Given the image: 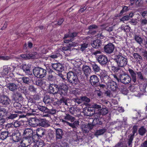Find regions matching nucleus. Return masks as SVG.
<instances>
[{"mask_svg": "<svg viewBox=\"0 0 147 147\" xmlns=\"http://www.w3.org/2000/svg\"><path fill=\"white\" fill-rule=\"evenodd\" d=\"M80 98L82 101H85L87 102H90V99L86 96L80 97Z\"/></svg>", "mask_w": 147, "mask_h": 147, "instance_id": "nucleus-60", "label": "nucleus"}, {"mask_svg": "<svg viewBox=\"0 0 147 147\" xmlns=\"http://www.w3.org/2000/svg\"><path fill=\"white\" fill-rule=\"evenodd\" d=\"M47 127L50 126L49 121L45 119H39L38 126Z\"/></svg>", "mask_w": 147, "mask_h": 147, "instance_id": "nucleus-27", "label": "nucleus"}, {"mask_svg": "<svg viewBox=\"0 0 147 147\" xmlns=\"http://www.w3.org/2000/svg\"><path fill=\"white\" fill-rule=\"evenodd\" d=\"M22 80L24 83L27 84H29L30 82V78L28 77H24L22 78Z\"/></svg>", "mask_w": 147, "mask_h": 147, "instance_id": "nucleus-46", "label": "nucleus"}, {"mask_svg": "<svg viewBox=\"0 0 147 147\" xmlns=\"http://www.w3.org/2000/svg\"><path fill=\"white\" fill-rule=\"evenodd\" d=\"M58 75L59 77L62 78V81H63L65 82L66 80H67L65 78V76L64 75L61 73H58Z\"/></svg>", "mask_w": 147, "mask_h": 147, "instance_id": "nucleus-63", "label": "nucleus"}, {"mask_svg": "<svg viewBox=\"0 0 147 147\" xmlns=\"http://www.w3.org/2000/svg\"><path fill=\"white\" fill-rule=\"evenodd\" d=\"M107 85L108 86V87L113 92H115L118 88L117 83L113 81H111Z\"/></svg>", "mask_w": 147, "mask_h": 147, "instance_id": "nucleus-26", "label": "nucleus"}, {"mask_svg": "<svg viewBox=\"0 0 147 147\" xmlns=\"http://www.w3.org/2000/svg\"><path fill=\"white\" fill-rule=\"evenodd\" d=\"M37 108L38 109L43 113H48L49 112V109L45 106L39 105Z\"/></svg>", "mask_w": 147, "mask_h": 147, "instance_id": "nucleus-35", "label": "nucleus"}, {"mask_svg": "<svg viewBox=\"0 0 147 147\" xmlns=\"http://www.w3.org/2000/svg\"><path fill=\"white\" fill-rule=\"evenodd\" d=\"M9 134L8 131H3L0 134V139L2 140H4L9 136Z\"/></svg>", "mask_w": 147, "mask_h": 147, "instance_id": "nucleus-38", "label": "nucleus"}, {"mask_svg": "<svg viewBox=\"0 0 147 147\" xmlns=\"http://www.w3.org/2000/svg\"><path fill=\"white\" fill-rule=\"evenodd\" d=\"M121 54L118 55H115L114 61L116 62L118 66L120 67L125 66L127 63V58L121 55Z\"/></svg>", "mask_w": 147, "mask_h": 147, "instance_id": "nucleus-3", "label": "nucleus"}, {"mask_svg": "<svg viewBox=\"0 0 147 147\" xmlns=\"http://www.w3.org/2000/svg\"><path fill=\"white\" fill-rule=\"evenodd\" d=\"M16 114H11L10 113L7 115V117L6 118L7 119H13L16 118L19 116L20 118H22L24 117L25 116L24 115H21L22 113V111H15Z\"/></svg>", "mask_w": 147, "mask_h": 147, "instance_id": "nucleus-12", "label": "nucleus"}, {"mask_svg": "<svg viewBox=\"0 0 147 147\" xmlns=\"http://www.w3.org/2000/svg\"><path fill=\"white\" fill-rule=\"evenodd\" d=\"M134 40L139 44H141L142 43L143 39L140 35L138 34H135L134 36Z\"/></svg>", "mask_w": 147, "mask_h": 147, "instance_id": "nucleus-37", "label": "nucleus"}, {"mask_svg": "<svg viewBox=\"0 0 147 147\" xmlns=\"http://www.w3.org/2000/svg\"><path fill=\"white\" fill-rule=\"evenodd\" d=\"M94 126L91 123H88L87 124H84L82 126V128L83 132L85 133H88L89 130L92 129Z\"/></svg>", "mask_w": 147, "mask_h": 147, "instance_id": "nucleus-17", "label": "nucleus"}, {"mask_svg": "<svg viewBox=\"0 0 147 147\" xmlns=\"http://www.w3.org/2000/svg\"><path fill=\"white\" fill-rule=\"evenodd\" d=\"M133 56L137 63L139 64L142 63L143 61L142 58L140 55L137 53H134L133 54Z\"/></svg>", "mask_w": 147, "mask_h": 147, "instance_id": "nucleus-32", "label": "nucleus"}, {"mask_svg": "<svg viewBox=\"0 0 147 147\" xmlns=\"http://www.w3.org/2000/svg\"><path fill=\"white\" fill-rule=\"evenodd\" d=\"M55 140L57 142L60 141L63 137L64 133L63 130L60 128L56 129L55 131Z\"/></svg>", "mask_w": 147, "mask_h": 147, "instance_id": "nucleus-10", "label": "nucleus"}, {"mask_svg": "<svg viewBox=\"0 0 147 147\" xmlns=\"http://www.w3.org/2000/svg\"><path fill=\"white\" fill-rule=\"evenodd\" d=\"M120 67H116L115 66L113 65L111 66V70L114 72H117L120 69Z\"/></svg>", "mask_w": 147, "mask_h": 147, "instance_id": "nucleus-54", "label": "nucleus"}, {"mask_svg": "<svg viewBox=\"0 0 147 147\" xmlns=\"http://www.w3.org/2000/svg\"><path fill=\"white\" fill-rule=\"evenodd\" d=\"M48 75L47 79L49 81H53L55 79V73L51 69L48 70Z\"/></svg>", "mask_w": 147, "mask_h": 147, "instance_id": "nucleus-25", "label": "nucleus"}, {"mask_svg": "<svg viewBox=\"0 0 147 147\" xmlns=\"http://www.w3.org/2000/svg\"><path fill=\"white\" fill-rule=\"evenodd\" d=\"M102 115L100 111H98L97 112H95L93 115L94 117V119H99L101 115Z\"/></svg>", "mask_w": 147, "mask_h": 147, "instance_id": "nucleus-57", "label": "nucleus"}, {"mask_svg": "<svg viewBox=\"0 0 147 147\" xmlns=\"http://www.w3.org/2000/svg\"><path fill=\"white\" fill-rule=\"evenodd\" d=\"M14 95L15 96V97L13 98V100H22L23 99V97L22 96V94L19 92H17L14 94Z\"/></svg>", "mask_w": 147, "mask_h": 147, "instance_id": "nucleus-41", "label": "nucleus"}, {"mask_svg": "<svg viewBox=\"0 0 147 147\" xmlns=\"http://www.w3.org/2000/svg\"><path fill=\"white\" fill-rule=\"evenodd\" d=\"M10 67H8V66H5L3 67V70L2 73L4 75H7L9 71L8 68Z\"/></svg>", "mask_w": 147, "mask_h": 147, "instance_id": "nucleus-50", "label": "nucleus"}, {"mask_svg": "<svg viewBox=\"0 0 147 147\" xmlns=\"http://www.w3.org/2000/svg\"><path fill=\"white\" fill-rule=\"evenodd\" d=\"M93 123L92 124L94 126L97 125H101L102 123L100 119H94L93 121Z\"/></svg>", "mask_w": 147, "mask_h": 147, "instance_id": "nucleus-42", "label": "nucleus"}, {"mask_svg": "<svg viewBox=\"0 0 147 147\" xmlns=\"http://www.w3.org/2000/svg\"><path fill=\"white\" fill-rule=\"evenodd\" d=\"M11 103V100L8 96L4 94L0 96V103L4 107L8 106Z\"/></svg>", "mask_w": 147, "mask_h": 147, "instance_id": "nucleus-7", "label": "nucleus"}, {"mask_svg": "<svg viewBox=\"0 0 147 147\" xmlns=\"http://www.w3.org/2000/svg\"><path fill=\"white\" fill-rule=\"evenodd\" d=\"M20 69H22L26 73L29 75H31L32 73L30 71V67L26 64H22L20 67Z\"/></svg>", "mask_w": 147, "mask_h": 147, "instance_id": "nucleus-28", "label": "nucleus"}, {"mask_svg": "<svg viewBox=\"0 0 147 147\" xmlns=\"http://www.w3.org/2000/svg\"><path fill=\"white\" fill-rule=\"evenodd\" d=\"M45 82L43 80L37 78L36 80L35 84L38 86L41 87Z\"/></svg>", "mask_w": 147, "mask_h": 147, "instance_id": "nucleus-39", "label": "nucleus"}, {"mask_svg": "<svg viewBox=\"0 0 147 147\" xmlns=\"http://www.w3.org/2000/svg\"><path fill=\"white\" fill-rule=\"evenodd\" d=\"M131 80L129 75L125 74H120V82L121 83L125 84H128L130 82Z\"/></svg>", "mask_w": 147, "mask_h": 147, "instance_id": "nucleus-8", "label": "nucleus"}, {"mask_svg": "<svg viewBox=\"0 0 147 147\" xmlns=\"http://www.w3.org/2000/svg\"><path fill=\"white\" fill-rule=\"evenodd\" d=\"M101 78L102 82L107 85L109 84V82L111 81L110 78L106 72H102L101 73Z\"/></svg>", "mask_w": 147, "mask_h": 147, "instance_id": "nucleus-20", "label": "nucleus"}, {"mask_svg": "<svg viewBox=\"0 0 147 147\" xmlns=\"http://www.w3.org/2000/svg\"><path fill=\"white\" fill-rule=\"evenodd\" d=\"M98 26L95 24L91 25L88 28L89 30L88 32V34L92 35L95 34L96 32V30L98 28Z\"/></svg>", "mask_w": 147, "mask_h": 147, "instance_id": "nucleus-19", "label": "nucleus"}, {"mask_svg": "<svg viewBox=\"0 0 147 147\" xmlns=\"http://www.w3.org/2000/svg\"><path fill=\"white\" fill-rule=\"evenodd\" d=\"M100 80L96 75H93L90 77V83L93 86L96 87L99 85Z\"/></svg>", "mask_w": 147, "mask_h": 147, "instance_id": "nucleus-9", "label": "nucleus"}, {"mask_svg": "<svg viewBox=\"0 0 147 147\" xmlns=\"http://www.w3.org/2000/svg\"><path fill=\"white\" fill-rule=\"evenodd\" d=\"M14 106L17 109L22 110V106L19 103L15 102L14 103Z\"/></svg>", "mask_w": 147, "mask_h": 147, "instance_id": "nucleus-52", "label": "nucleus"}, {"mask_svg": "<svg viewBox=\"0 0 147 147\" xmlns=\"http://www.w3.org/2000/svg\"><path fill=\"white\" fill-rule=\"evenodd\" d=\"M47 72L46 69L39 67H36L33 69L34 75L41 78H42L46 76Z\"/></svg>", "mask_w": 147, "mask_h": 147, "instance_id": "nucleus-4", "label": "nucleus"}, {"mask_svg": "<svg viewBox=\"0 0 147 147\" xmlns=\"http://www.w3.org/2000/svg\"><path fill=\"white\" fill-rule=\"evenodd\" d=\"M28 90L31 92H36V88H35L34 86L32 85H30L28 87Z\"/></svg>", "mask_w": 147, "mask_h": 147, "instance_id": "nucleus-58", "label": "nucleus"}, {"mask_svg": "<svg viewBox=\"0 0 147 147\" xmlns=\"http://www.w3.org/2000/svg\"><path fill=\"white\" fill-rule=\"evenodd\" d=\"M67 99L66 98L63 97L59 100L54 102L53 104L54 105L56 106H59L62 104L63 105L64 103L65 105H67Z\"/></svg>", "mask_w": 147, "mask_h": 147, "instance_id": "nucleus-24", "label": "nucleus"}, {"mask_svg": "<svg viewBox=\"0 0 147 147\" xmlns=\"http://www.w3.org/2000/svg\"><path fill=\"white\" fill-rule=\"evenodd\" d=\"M102 115H105L107 114L108 113V110L107 108L105 107H102L100 111Z\"/></svg>", "mask_w": 147, "mask_h": 147, "instance_id": "nucleus-48", "label": "nucleus"}, {"mask_svg": "<svg viewBox=\"0 0 147 147\" xmlns=\"http://www.w3.org/2000/svg\"><path fill=\"white\" fill-rule=\"evenodd\" d=\"M28 59L37 58L38 57L37 53L36 52L32 53L31 54H28Z\"/></svg>", "mask_w": 147, "mask_h": 147, "instance_id": "nucleus-40", "label": "nucleus"}, {"mask_svg": "<svg viewBox=\"0 0 147 147\" xmlns=\"http://www.w3.org/2000/svg\"><path fill=\"white\" fill-rule=\"evenodd\" d=\"M92 67L95 73L99 72L100 70V67L95 63L92 64Z\"/></svg>", "mask_w": 147, "mask_h": 147, "instance_id": "nucleus-43", "label": "nucleus"}, {"mask_svg": "<svg viewBox=\"0 0 147 147\" xmlns=\"http://www.w3.org/2000/svg\"><path fill=\"white\" fill-rule=\"evenodd\" d=\"M82 69L84 73L86 76H88L91 72V68L88 66L83 65Z\"/></svg>", "mask_w": 147, "mask_h": 147, "instance_id": "nucleus-31", "label": "nucleus"}, {"mask_svg": "<svg viewBox=\"0 0 147 147\" xmlns=\"http://www.w3.org/2000/svg\"><path fill=\"white\" fill-rule=\"evenodd\" d=\"M54 99L53 98L51 97L50 94H45L44 95L43 101L46 104H49L53 103L54 101Z\"/></svg>", "mask_w": 147, "mask_h": 147, "instance_id": "nucleus-15", "label": "nucleus"}, {"mask_svg": "<svg viewBox=\"0 0 147 147\" xmlns=\"http://www.w3.org/2000/svg\"><path fill=\"white\" fill-rule=\"evenodd\" d=\"M68 44L69 45V47L71 48V47H75L78 46V43L75 42H71Z\"/></svg>", "mask_w": 147, "mask_h": 147, "instance_id": "nucleus-61", "label": "nucleus"}, {"mask_svg": "<svg viewBox=\"0 0 147 147\" xmlns=\"http://www.w3.org/2000/svg\"><path fill=\"white\" fill-rule=\"evenodd\" d=\"M23 122L22 121H16L13 124V125L15 127H20L22 125Z\"/></svg>", "mask_w": 147, "mask_h": 147, "instance_id": "nucleus-49", "label": "nucleus"}, {"mask_svg": "<svg viewBox=\"0 0 147 147\" xmlns=\"http://www.w3.org/2000/svg\"><path fill=\"white\" fill-rule=\"evenodd\" d=\"M115 46L112 43H110L105 45L104 47V51L106 53L110 54L112 53L114 49Z\"/></svg>", "mask_w": 147, "mask_h": 147, "instance_id": "nucleus-13", "label": "nucleus"}, {"mask_svg": "<svg viewBox=\"0 0 147 147\" xmlns=\"http://www.w3.org/2000/svg\"><path fill=\"white\" fill-rule=\"evenodd\" d=\"M95 92L96 93L98 96L99 98H102L103 97V94L100 90H95Z\"/></svg>", "mask_w": 147, "mask_h": 147, "instance_id": "nucleus-55", "label": "nucleus"}, {"mask_svg": "<svg viewBox=\"0 0 147 147\" xmlns=\"http://www.w3.org/2000/svg\"><path fill=\"white\" fill-rule=\"evenodd\" d=\"M120 29L121 30H123L124 32H129L130 31V27L128 26H124L122 25L120 27Z\"/></svg>", "mask_w": 147, "mask_h": 147, "instance_id": "nucleus-45", "label": "nucleus"}, {"mask_svg": "<svg viewBox=\"0 0 147 147\" xmlns=\"http://www.w3.org/2000/svg\"><path fill=\"white\" fill-rule=\"evenodd\" d=\"M83 113L84 115L86 116H91L93 115L95 113V110L93 108L89 107L88 108H86L83 111Z\"/></svg>", "mask_w": 147, "mask_h": 147, "instance_id": "nucleus-14", "label": "nucleus"}, {"mask_svg": "<svg viewBox=\"0 0 147 147\" xmlns=\"http://www.w3.org/2000/svg\"><path fill=\"white\" fill-rule=\"evenodd\" d=\"M33 131L32 129L30 128H26L24 130L23 135L24 138L23 139L25 140L28 141L29 143L32 142V137L33 135Z\"/></svg>", "mask_w": 147, "mask_h": 147, "instance_id": "nucleus-5", "label": "nucleus"}, {"mask_svg": "<svg viewBox=\"0 0 147 147\" xmlns=\"http://www.w3.org/2000/svg\"><path fill=\"white\" fill-rule=\"evenodd\" d=\"M102 42L99 39H96L94 40L92 43V47L95 49H99L102 45Z\"/></svg>", "mask_w": 147, "mask_h": 147, "instance_id": "nucleus-29", "label": "nucleus"}, {"mask_svg": "<svg viewBox=\"0 0 147 147\" xmlns=\"http://www.w3.org/2000/svg\"><path fill=\"white\" fill-rule=\"evenodd\" d=\"M92 108H93L94 109H100L101 107V105L99 104L98 105L96 104H95L92 105ZM95 110V109H94Z\"/></svg>", "mask_w": 147, "mask_h": 147, "instance_id": "nucleus-64", "label": "nucleus"}, {"mask_svg": "<svg viewBox=\"0 0 147 147\" xmlns=\"http://www.w3.org/2000/svg\"><path fill=\"white\" fill-rule=\"evenodd\" d=\"M39 119L37 118H32L28 121L29 125L32 127H35L38 126Z\"/></svg>", "mask_w": 147, "mask_h": 147, "instance_id": "nucleus-22", "label": "nucleus"}, {"mask_svg": "<svg viewBox=\"0 0 147 147\" xmlns=\"http://www.w3.org/2000/svg\"><path fill=\"white\" fill-rule=\"evenodd\" d=\"M69 37L70 38V32L68 34H67L65 35L64 36L63 38L64 40V42L65 43H68L71 40V39L68 40L65 39L66 38Z\"/></svg>", "mask_w": 147, "mask_h": 147, "instance_id": "nucleus-47", "label": "nucleus"}, {"mask_svg": "<svg viewBox=\"0 0 147 147\" xmlns=\"http://www.w3.org/2000/svg\"><path fill=\"white\" fill-rule=\"evenodd\" d=\"M81 47L80 50L82 51H83L88 47V44L85 43H84L81 45Z\"/></svg>", "mask_w": 147, "mask_h": 147, "instance_id": "nucleus-59", "label": "nucleus"}, {"mask_svg": "<svg viewBox=\"0 0 147 147\" xmlns=\"http://www.w3.org/2000/svg\"><path fill=\"white\" fill-rule=\"evenodd\" d=\"M6 86L9 90L13 92H15L16 91L18 88V84L13 83H8Z\"/></svg>", "mask_w": 147, "mask_h": 147, "instance_id": "nucleus-23", "label": "nucleus"}, {"mask_svg": "<svg viewBox=\"0 0 147 147\" xmlns=\"http://www.w3.org/2000/svg\"><path fill=\"white\" fill-rule=\"evenodd\" d=\"M63 119H61V121L62 120H64L67 121H69L71 122L74 121L75 120V118L74 117L70 115L68 113H63Z\"/></svg>", "mask_w": 147, "mask_h": 147, "instance_id": "nucleus-21", "label": "nucleus"}, {"mask_svg": "<svg viewBox=\"0 0 147 147\" xmlns=\"http://www.w3.org/2000/svg\"><path fill=\"white\" fill-rule=\"evenodd\" d=\"M138 127L137 125H135L133 126L132 128V133L128 137L127 143L128 146H130L132 145L135 134H136V135L138 134Z\"/></svg>", "mask_w": 147, "mask_h": 147, "instance_id": "nucleus-6", "label": "nucleus"}, {"mask_svg": "<svg viewBox=\"0 0 147 147\" xmlns=\"http://www.w3.org/2000/svg\"><path fill=\"white\" fill-rule=\"evenodd\" d=\"M128 70L132 77V81L135 83L136 81V73L132 69H129Z\"/></svg>", "mask_w": 147, "mask_h": 147, "instance_id": "nucleus-34", "label": "nucleus"}, {"mask_svg": "<svg viewBox=\"0 0 147 147\" xmlns=\"http://www.w3.org/2000/svg\"><path fill=\"white\" fill-rule=\"evenodd\" d=\"M146 129L144 126H142L139 128L138 130V132L139 135L143 136L145 135L146 132Z\"/></svg>", "mask_w": 147, "mask_h": 147, "instance_id": "nucleus-36", "label": "nucleus"}, {"mask_svg": "<svg viewBox=\"0 0 147 147\" xmlns=\"http://www.w3.org/2000/svg\"><path fill=\"white\" fill-rule=\"evenodd\" d=\"M107 129L105 128L97 130L94 135L96 137H98L99 136L103 135L107 131Z\"/></svg>", "mask_w": 147, "mask_h": 147, "instance_id": "nucleus-33", "label": "nucleus"}, {"mask_svg": "<svg viewBox=\"0 0 147 147\" xmlns=\"http://www.w3.org/2000/svg\"><path fill=\"white\" fill-rule=\"evenodd\" d=\"M49 89L52 94H56L59 92L61 95L65 96L67 94L68 87L62 82L57 81L55 83L50 84Z\"/></svg>", "mask_w": 147, "mask_h": 147, "instance_id": "nucleus-1", "label": "nucleus"}, {"mask_svg": "<svg viewBox=\"0 0 147 147\" xmlns=\"http://www.w3.org/2000/svg\"><path fill=\"white\" fill-rule=\"evenodd\" d=\"M27 142H28V141H26L24 139L21 142V146L23 147H26L28 146V145H29L30 144H31V143H29L28 142V144L27 143Z\"/></svg>", "mask_w": 147, "mask_h": 147, "instance_id": "nucleus-53", "label": "nucleus"}, {"mask_svg": "<svg viewBox=\"0 0 147 147\" xmlns=\"http://www.w3.org/2000/svg\"><path fill=\"white\" fill-rule=\"evenodd\" d=\"M123 144L122 142H119L113 147H127L126 146L122 145Z\"/></svg>", "mask_w": 147, "mask_h": 147, "instance_id": "nucleus-62", "label": "nucleus"}, {"mask_svg": "<svg viewBox=\"0 0 147 147\" xmlns=\"http://www.w3.org/2000/svg\"><path fill=\"white\" fill-rule=\"evenodd\" d=\"M21 133L18 131L13 133L11 136L13 141L14 142L19 141L21 139Z\"/></svg>", "mask_w": 147, "mask_h": 147, "instance_id": "nucleus-16", "label": "nucleus"}, {"mask_svg": "<svg viewBox=\"0 0 147 147\" xmlns=\"http://www.w3.org/2000/svg\"><path fill=\"white\" fill-rule=\"evenodd\" d=\"M52 66L54 69L59 72H61L64 70V66L60 63L52 64Z\"/></svg>", "mask_w": 147, "mask_h": 147, "instance_id": "nucleus-18", "label": "nucleus"}, {"mask_svg": "<svg viewBox=\"0 0 147 147\" xmlns=\"http://www.w3.org/2000/svg\"><path fill=\"white\" fill-rule=\"evenodd\" d=\"M8 113V112L6 111V110L4 108H0V117H4V114H7Z\"/></svg>", "mask_w": 147, "mask_h": 147, "instance_id": "nucleus-44", "label": "nucleus"}, {"mask_svg": "<svg viewBox=\"0 0 147 147\" xmlns=\"http://www.w3.org/2000/svg\"><path fill=\"white\" fill-rule=\"evenodd\" d=\"M81 70L79 69H74V71H70L67 74V80L73 86L79 85L80 81L77 74L80 73Z\"/></svg>", "mask_w": 147, "mask_h": 147, "instance_id": "nucleus-2", "label": "nucleus"}, {"mask_svg": "<svg viewBox=\"0 0 147 147\" xmlns=\"http://www.w3.org/2000/svg\"><path fill=\"white\" fill-rule=\"evenodd\" d=\"M96 60L102 65H104L107 64L108 61L107 57L105 55H100L96 57Z\"/></svg>", "mask_w": 147, "mask_h": 147, "instance_id": "nucleus-11", "label": "nucleus"}, {"mask_svg": "<svg viewBox=\"0 0 147 147\" xmlns=\"http://www.w3.org/2000/svg\"><path fill=\"white\" fill-rule=\"evenodd\" d=\"M121 89V93L123 94L124 95H127V94L128 92V90L126 86L123 87Z\"/></svg>", "mask_w": 147, "mask_h": 147, "instance_id": "nucleus-51", "label": "nucleus"}, {"mask_svg": "<svg viewBox=\"0 0 147 147\" xmlns=\"http://www.w3.org/2000/svg\"><path fill=\"white\" fill-rule=\"evenodd\" d=\"M20 89L22 92L25 95L28 94V91L26 88L25 86L22 87L21 88H20Z\"/></svg>", "mask_w": 147, "mask_h": 147, "instance_id": "nucleus-56", "label": "nucleus"}, {"mask_svg": "<svg viewBox=\"0 0 147 147\" xmlns=\"http://www.w3.org/2000/svg\"><path fill=\"white\" fill-rule=\"evenodd\" d=\"M36 132L38 137H39V138L43 137L46 133V130L41 128L37 129Z\"/></svg>", "mask_w": 147, "mask_h": 147, "instance_id": "nucleus-30", "label": "nucleus"}]
</instances>
